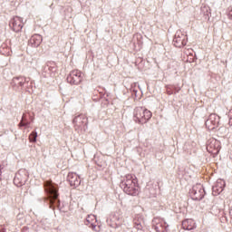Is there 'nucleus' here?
Instances as JSON below:
<instances>
[{
	"instance_id": "nucleus-4",
	"label": "nucleus",
	"mask_w": 232,
	"mask_h": 232,
	"mask_svg": "<svg viewBox=\"0 0 232 232\" xmlns=\"http://www.w3.org/2000/svg\"><path fill=\"white\" fill-rule=\"evenodd\" d=\"M26 180H28V172L26 169H20L18 170V173L15 174L14 179V184L17 188H21L22 186H24L26 184Z\"/></svg>"
},
{
	"instance_id": "nucleus-8",
	"label": "nucleus",
	"mask_w": 232,
	"mask_h": 232,
	"mask_svg": "<svg viewBox=\"0 0 232 232\" xmlns=\"http://www.w3.org/2000/svg\"><path fill=\"white\" fill-rule=\"evenodd\" d=\"M174 46L176 48H182V46H186L188 43V36L182 34V32H177L175 37L173 39Z\"/></svg>"
},
{
	"instance_id": "nucleus-3",
	"label": "nucleus",
	"mask_w": 232,
	"mask_h": 232,
	"mask_svg": "<svg viewBox=\"0 0 232 232\" xmlns=\"http://www.w3.org/2000/svg\"><path fill=\"white\" fill-rule=\"evenodd\" d=\"M152 116L153 114L148 109L137 107L134 110V118L140 124H146V122H148Z\"/></svg>"
},
{
	"instance_id": "nucleus-18",
	"label": "nucleus",
	"mask_w": 232,
	"mask_h": 232,
	"mask_svg": "<svg viewBox=\"0 0 232 232\" xmlns=\"http://www.w3.org/2000/svg\"><path fill=\"white\" fill-rule=\"evenodd\" d=\"M37 140V132L36 131H33L30 133L29 135V141L30 142H36Z\"/></svg>"
},
{
	"instance_id": "nucleus-17",
	"label": "nucleus",
	"mask_w": 232,
	"mask_h": 232,
	"mask_svg": "<svg viewBox=\"0 0 232 232\" xmlns=\"http://www.w3.org/2000/svg\"><path fill=\"white\" fill-rule=\"evenodd\" d=\"M224 186H226V183L224 181L220 180L217 182V185L213 187V191H217L218 193H222L224 191Z\"/></svg>"
},
{
	"instance_id": "nucleus-21",
	"label": "nucleus",
	"mask_w": 232,
	"mask_h": 232,
	"mask_svg": "<svg viewBox=\"0 0 232 232\" xmlns=\"http://www.w3.org/2000/svg\"><path fill=\"white\" fill-rule=\"evenodd\" d=\"M0 175H1V167H0Z\"/></svg>"
},
{
	"instance_id": "nucleus-11",
	"label": "nucleus",
	"mask_w": 232,
	"mask_h": 232,
	"mask_svg": "<svg viewBox=\"0 0 232 232\" xmlns=\"http://www.w3.org/2000/svg\"><path fill=\"white\" fill-rule=\"evenodd\" d=\"M183 229H187V231H191V229H195L197 225L195 224V220L193 219H186L182 222Z\"/></svg>"
},
{
	"instance_id": "nucleus-16",
	"label": "nucleus",
	"mask_w": 232,
	"mask_h": 232,
	"mask_svg": "<svg viewBox=\"0 0 232 232\" xmlns=\"http://www.w3.org/2000/svg\"><path fill=\"white\" fill-rule=\"evenodd\" d=\"M73 123L82 126V124H88V119L84 115H79L73 119Z\"/></svg>"
},
{
	"instance_id": "nucleus-10",
	"label": "nucleus",
	"mask_w": 232,
	"mask_h": 232,
	"mask_svg": "<svg viewBox=\"0 0 232 232\" xmlns=\"http://www.w3.org/2000/svg\"><path fill=\"white\" fill-rule=\"evenodd\" d=\"M41 43H43V36L41 34H34L29 40V46L38 48V46H41Z\"/></svg>"
},
{
	"instance_id": "nucleus-7",
	"label": "nucleus",
	"mask_w": 232,
	"mask_h": 232,
	"mask_svg": "<svg viewBox=\"0 0 232 232\" xmlns=\"http://www.w3.org/2000/svg\"><path fill=\"white\" fill-rule=\"evenodd\" d=\"M205 124L209 130L218 128V124H220V116L217 114H210Z\"/></svg>"
},
{
	"instance_id": "nucleus-1",
	"label": "nucleus",
	"mask_w": 232,
	"mask_h": 232,
	"mask_svg": "<svg viewBox=\"0 0 232 232\" xmlns=\"http://www.w3.org/2000/svg\"><path fill=\"white\" fill-rule=\"evenodd\" d=\"M44 188L45 191L48 193V198H46L45 200H48L49 198L50 209H55V206L57 205L55 200L59 198V189L57 188V185L52 182V180H47L44 182Z\"/></svg>"
},
{
	"instance_id": "nucleus-9",
	"label": "nucleus",
	"mask_w": 232,
	"mask_h": 232,
	"mask_svg": "<svg viewBox=\"0 0 232 232\" xmlns=\"http://www.w3.org/2000/svg\"><path fill=\"white\" fill-rule=\"evenodd\" d=\"M10 26L14 30V32H21V30H23V18L19 16L14 17L10 21Z\"/></svg>"
},
{
	"instance_id": "nucleus-15",
	"label": "nucleus",
	"mask_w": 232,
	"mask_h": 232,
	"mask_svg": "<svg viewBox=\"0 0 232 232\" xmlns=\"http://www.w3.org/2000/svg\"><path fill=\"white\" fill-rule=\"evenodd\" d=\"M145 223L142 217H138L134 218V227L140 231L144 228Z\"/></svg>"
},
{
	"instance_id": "nucleus-20",
	"label": "nucleus",
	"mask_w": 232,
	"mask_h": 232,
	"mask_svg": "<svg viewBox=\"0 0 232 232\" xmlns=\"http://www.w3.org/2000/svg\"><path fill=\"white\" fill-rule=\"evenodd\" d=\"M175 93H177V92H175ZM174 92L173 91H171V88L168 87L167 88V95H173Z\"/></svg>"
},
{
	"instance_id": "nucleus-2",
	"label": "nucleus",
	"mask_w": 232,
	"mask_h": 232,
	"mask_svg": "<svg viewBox=\"0 0 232 232\" xmlns=\"http://www.w3.org/2000/svg\"><path fill=\"white\" fill-rule=\"evenodd\" d=\"M123 190L127 195L137 197V195H139V179L131 174L127 175Z\"/></svg>"
},
{
	"instance_id": "nucleus-19",
	"label": "nucleus",
	"mask_w": 232,
	"mask_h": 232,
	"mask_svg": "<svg viewBox=\"0 0 232 232\" xmlns=\"http://www.w3.org/2000/svg\"><path fill=\"white\" fill-rule=\"evenodd\" d=\"M28 124H30V123L28 121H26V120L24 119V115H23L22 121L19 123V126L20 127H22V126H28Z\"/></svg>"
},
{
	"instance_id": "nucleus-6",
	"label": "nucleus",
	"mask_w": 232,
	"mask_h": 232,
	"mask_svg": "<svg viewBox=\"0 0 232 232\" xmlns=\"http://www.w3.org/2000/svg\"><path fill=\"white\" fill-rule=\"evenodd\" d=\"M70 84H81L82 82V72L79 70H72L67 77Z\"/></svg>"
},
{
	"instance_id": "nucleus-22",
	"label": "nucleus",
	"mask_w": 232,
	"mask_h": 232,
	"mask_svg": "<svg viewBox=\"0 0 232 232\" xmlns=\"http://www.w3.org/2000/svg\"><path fill=\"white\" fill-rule=\"evenodd\" d=\"M72 184L75 186V184H76V183H75V182H73Z\"/></svg>"
},
{
	"instance_id": "nucleus-14",
	"label": "nucleus",
	"mask_w": 232,
	"mask_h": 232,
	"mask_svg": "<svg viewBox=\"0 0 232 232\" xmlns=\"http://www.w3.org/2000/svg\"><path fill=\"white\" fill-rule=\"evenodd\" d=\"M158 223H156L155 230L157 232H166L168 227V224L164 222V219H158Z\"/></svg>"
},
{
	"instance_id": "nucleus-12",
	"label": "nucleus",
	"mask_w": 232,
	"mask_h": 232,
	"mask_svg": "<svg viewBox=\"0 0 232 232\" xmlns=\"http://www.w3.org/2000/svg\"><path fill=\"white\" fill-rule=\"evenodd\" d=\"M85 224L86 226H90L91 227H92V229H95L96 227V224H97V218L95 217V215L91 214L86 218L85 220Z\"/></svg>"
},
{
	"instance_id": "nucleus-5",
	"label": "nucleus",
	"mask_w": 232,
	"mask_h": 232,
	"mask_svg": "<svg viewBox=\"0 0 232 232\" xmlns=\"http://www.w3.org/2000/svg\"><path fill=\"white\" fill-rule=\"evenodd\" d=\"M207 150L214 157L220 153V141L216 139H210L207 144Z\"/></svg>"
},
{
	"instance_id": "nucleus-13",
	"label": "nucleus",
	"mask_w": 232,
	"mask_h": 232,
	"mask_svg": "<svg viewBox=\"0 0 232 232\" xmlns=\"http://www.w3.org/2000/svg\"><path fill=\"white\" fill-rule=\"evenodd\" d=\"M194 192V198L195 200H202L204 198V195H206V192L204 191V188L200 187L199 188H193Z\"/></svg>"
}]
</instances>
